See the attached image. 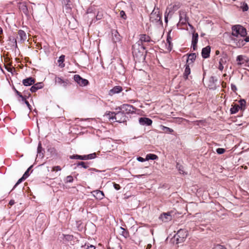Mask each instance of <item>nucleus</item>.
Wrapping results in <instances>:
<instances>
[{
	"instance_id": "obj_1",
	"label": "nucleus",
	"mask_w": 249,
	"mask_h": 249,
	"mask_svg": "<svg viewBox=\"0 0 249 249\" xmlns=\"http://www.w3.org/2000/svg\"><path fill=\"white\" fill-rule=\"evenodd\" d=\"M132 53L134 58H142L144 59V55L143 54L145 48L143 44H141L137 41L132 46Z\"/></svg>"
},
{
	"instance_id": "obj_2",
	"label": "nucleus",
	"mask_w": 249,
	"mask_h": 249,
	"mask_svg": "<svg viewBox=\"0 0 249 249\" xmlns=\"http://www.w3.org/2000/svg\"><path fill=\"white\" fill-rule=\"evenodd\" d=\"M111 114H112V116L109 117V120L120 123L126 122L128 118L124 112L120 110L116 111V112H113Z\"/></svg>"
},
{
	"instance_id": "obj_3",
	"label": "nucleus",
	"mask_w": 249,
	"mask_h": 249,
	"mask_svg": "<svg viewBox=\"0 0 249 249\" xmlns=\"http://www.w3.org/2000/svg\"><path fill=\"white\" fill-rule=\"evenodd\" d=\"M246 28L240 25H236L232 27V35L237 37L238 35L245 37L247 35Z\"/></svg>"
},
{
	"instance_id": "obj_4",
	"label": "nucleus",
	"mask_w": 249,
	"mask_h": 249,
	"mask_svg": "<svg viewBox=\"0 0 249 249\" xmlns=\"http://www.w3.org/2000/svg\"><path fill=\"white\" fill-rule=\"evenodd\" d=\"M188 235V232L184 229H180L178 231L177 234L174 236V238L176 241V243L183 242L186 238Z\"/></svg>"
},
{
	"instance_id": "obj_5",
	"label": "nucleus",
	"mask_w": 249,
	"mask_h": 249,
	"mask_svg": "<svg viewBox=\"0 0 249 249\" xmlns=\"http://www.w3.org/2000/svg\"><path fill=\"white\" fill-rule=\"evenodd\" d=\"M150 20L152 22H160L162 24V20H161V14L159 8H154L150 14Z\"/></svg>"
},
{
	"instance_id": "obj_6",
	"label": "nucleus",
	"mask_w": 249,
	"mask_h": 249,
	"mask_svg": "<svg viewBox=\"0 0 249 249\" xmlns=\"http://www.w3.org/2000/svg\"><path fill=\"white\" fill-rule=\"evenodd\" d=\"M136 108L132 105L128 104H123L118 108H116V110H120L124 112L125 114H133L135 112Z\"/></svg>"
},
{
	"instance_id": "obj_7",
	"label": "nucleus",
	"mask_w": 249,
	"mask_h": 249,
	"mask_svg": "<svg viewBox=\"0 0 249 249\" xmlns=\"http://www.w3.org/2000/svg\"><path fill=\"white\" fill-rule=\"evenodd\" d=\"M220 82L218 81L216 77L212 76L210 77L208 86L210 89L215 90L217 87H219Z\"/></svg>"
},
{
	"instance_id": "obj_8",
	"label": "nucleus",
	"mask_w": 249,
	"mask_h": 249,
	"mask_svg": "<svg viewBox=\"0 0 249 249\" xmlns=\"http://www.w3.org/2000/svg\"><path fill=\"white\" fill-rule=\"evenodd\" d=\"M73 78L74 81L80 86H86L89 83L88 80L82 78L79 75L76 74Z\"/></svg>"
},
{
	"instance_id": "obj_9",
	"label": "nucleus",
	"mask_w": 249,
	"mask_h": 249,
	"mask_svg": "<svg viewBox=\"0 0 249 249\" xmlns=\"http://www.w3.org/2000/svg\"><path fill=\"white\" fill-rule=\"evenodd\" d=\"M55 82L64 88H66L69 84V81L68 80H64L61 77L57 76H55Z\"/></svg>"
},
{
	"instance_id": "obj_10",
	"label": "nucleus",
	"mask_w": 249,
	"mask_h": 249,
	"mask_svg": "<svg viewBox=\"0 0 249 249\" xmlns=\"http://www.w3.org/2000/svg\"><path fill=\"white\" fill-rule=\"evenodd\" d=\"M198 34L197 33H194L192 36V47L194 51H195L197 48V43L198 42Z\"/></svg>"
},
{
	"instance_id": "obj_11",
	"label": "nucleus",
	"mask_w": 249,
	"mask_h": 249,
	"mask_svg": "<svg viewBox=\"0 0 249 249\" xmlns=\"http://www.w3.org/2000/svg\"><path fill=\"white\" fill-rule=\"evenodd\" d=\"M139 122L142 125H150L152 124L151 119L146 117H141L139 118Z\"/></svg>"
},
{
	"instance_id": "obj_12",
	"label": "nucleus",
	"mask_w": 249,
	"mask_h": 249,
	"mask_svg": "<svg viewBox=\"0 0 249 249\" xmlns=\"http://www.w3.org/2000/svg\"><path fill=\"white\" fill-rule=\"evenodd\" d=\"M189 20V18L186 16L185 12H180L179 13V22L183 25L186 24Z\"/></svg>"
},
{
	"instance_id": "obj_13",
	"label": "nucleus",
	"mask_w": 249,
	"mask_h": 249,
	"mask_svg": "<svg viewBox=\"0 0 249 249\" xmlns=\"http://www.w3.org/2000/svg\"><path fill=\"white\" fill-rule=\"evenodd\" d=\"M151 41L152 40L149 36L146 34H141L140 35V38L138 41L141 44H143L144 42H149Z\"/></svg>"
},
{
	"instance_id": "obj_14",
	"label": "nucleus",
	"mask_w": 249,
	"mask_h": 249,
	"mask_svg": "<svg viewBox=\"0 0 249 249\" xmlns=\"http://www.w3.org/2000/svg\"><path fill=\"white\" fill-rule=\"evenodd\" d=\"M211 52V47L210 46H207L202 50L201 55L203 58H207L210 56Z\"/></svg>"
},
{
	"instance_id": "obj_15",
	"label": "nucleus",
	"mask_w": 249,
	"mask_h": 249,
	"mask_svg": "<svg viewBox=\"0 0 249 249\" xmlns=\"http://www.w3.org/2000/svg\"><path fill=\"white\" fill-rule=\"evenodd\" d=\"M123 90V88L120 86H116L109 91V95L112 96L115 94L119 93Z\"/></svg>"
},
{
	"instance_id": "obj_16",
	"label": "nucleus",
	"mask_w": 249,
	"mask_h": 249,
	"mask_svg": "<svg viewBox=\"0 0 249 249\" xmlns=\"http://www.w3.org/2000/svg\"><path fill=\"white\" fill-rule=\"evenodd\" d=\"M112 40L114 42L116 43L119 42L121 40V36L119 35L117 30H112Z\"/></svg>"
},
{
	"instance_id": "obj_17",
	"label": "nucleus",
	"mask_w": 249,
	"mask_h": 249,
	"mask_svg": "<svg viewBox=\"0 0 249 249\" xmlns=\"http://www.w3.org/2000/svg\"><path fill=\"white\" fill-rule=\"evenodd\" d=\"M36 80L34 78L30 77L22 80V83L25 86H31L35 83Z\"/></svg>"
},
{
	"instance_id": "obj_18",
	"label": "nucleus",
	"mask_w": 249,
	"mask_h": 249,
	"mask_svg": "<svg viewBox=\"0 0 249 249\" xmlns=\"http://www.w3.org/2000/svg\"><path fill=\"white\" fill-rule=\"evenodd\" d=\"M43 87V84L42 82H39L36 84H33L30 88V91L32 92H35L38 89H41Z\"/></svg>"
},
{
	"instance_id": "obj_19",
	"label": "nucleus",
	"mask_w": 249,
	"mask_h": 249,
	"mask_svg": "<svg viewBox=\"0 0 249 249\" xmlns=\"http://www.w3.org/2000/svg\"><path fill=\"white\" fill-rule=\"evenodd\" d=\"M93 196L97 199L101 200L104 197V194L103 191L100 190L94 191L93 192Z\"/></svg>"
},
{
	"instance_id": "obj_20",
	"label": "nucleus",
	"mask_w": 249,
	"mask_h": 249,
	"mask_svg": "<svg viewBox=\"0 0 249 249\" xmlns=\"http://www.w3.org/2000/svg\"><path fill=\"white\" fill-rule=\"evenodd\" d=\"M37 152V157H39L41 159L43 157L44 150L42 147L41 142L38 143Z\"/></svg>"
},
{
	"instance_id": "obj_21",
	"label": "nucleus",
	"mask_w": 249,
	"mask_h": 249,
	"mask_svg": "<svg viewBox=\"0 0 249 249\" xmlns=\"http://www.w3.org/2000/svg\"><path fill=\"white\" fill-rule=\"evenodd\" d=\"M171 215L170 213H163L160 216V219L163 222H167L171 219Z\"/></svg>"
},
{
	"instance_id": "obj_22",
	"label": "nucleus",
	"mask_w": 249,
	"mask_h": 249,
	"mask_svg": "<svg viewBox=\"0 0 249 249\" xmlns=\"http://www.w3.org/2000/svg\"><path fill=\"white\" fill-rule=\"evenodd\" d=\"M196 57V53H192L188 56H184L183 58L186 59V62H188L189 60H191L192 62H193L195 60Z\"/></svg>"
},
{
	"instance_id": "obj_23",
	"label": "nucleus",
	"mask_w": 249,
	"mask_h": 249,
	"mask_svg": "<svg viewBox=\"0 0 249 249\" xmlns=\"http://www.w3.org/2000/svg\"><path fill=\"white\" fill-rule=\"evenodd\" d=\"M191 73V69L190 66L188 64L185 65V71L183 73V77L186 80L188 78V76Z\"/></svg>"
},
{
	"instance_id": "obj_24",
	"label": "nucleus",
	"mask_w": 249,
	"mask_h": 249,
	"mask_svg": "<svg viewBox=\"0 0 249 249\" xmlns=\"http://www.w3.org/2000/svg\"><path fill=\"white\" fill-rule=\"evenodd\" d=\"M18 35L19 36L20 40L21 42H24L25 40H26L27 36L24 31L19 30L18 32Z\"/></svg>"
},
{
	"instance_id": "obj_25",
	"label": "nucleus",
	"mask_w": 249,
	"mask_h": 249,
	"mask_svg": "<svg viewBox=\"0 0 249 249\" xmlns=\"http://www.w3.org/2000/svg\"><path fill=\"white\" fill-rule=\"evenodd\" d=\"M3 65L5 67V69L7 70V71L10 72L12 74H13V70L15 71V69L13 66H12V63H3Z\"/></svg>"
},
{
	"instance_id": "obj_26",
	"label": "nucleus",
	"mask_w": 249,
	"mask_h": 249,
	"mask_svg": "<svg viewBox=\"0 0 249 249\" xmlns=\"http://www.w3.org/2000/svg\"><path fill=\"white\" fill-rule=\"evenodd\" d=\"M220 57H221L219 60V62H227V61H230L229 56L226 53H223L220 56Z\"/></svg>"
},
{
	"instance_id": "obj_27",
	"label": "nucleus",
	"mask_w": 249,
	"mask_h": 249,
	"mask_svg": "<svg viewBox=\"0 0 249 249\" xmlns=\"http://www.w3.org/2000/svg\"><path fill=\"white\" fill-rule=\"evenodd\" d=\"M239 108L240 106L237 104L232 105V107L230 109L231 114H233L237 113L238 111Z\"/></svg>"
},
{
	"instance_id": "obj_28",
	"label": "nucleus",
	"mask_w": 249,
	"mask_h": 249,
	"mask_svg": "<svg viewBox=\"0 0 249 249\" xmlns=\"http://www.w3.org/2000/svg\"><path fill=\"white\" fill-rule=\"evenodd\" d=\"M70 158L71 159H77L80 160H86L85 155H73L70 156Z\"/></svg>"
},
{
	"instance_id": "obj_29",
	"label": "nucleus",
	"mask_w": 249,
	"mask_h": 249,
	"mask_svg": "<svg viewBox=\"0 0 249 249\" xmlns=\"http://www.w3.org/2000/svg\"><path fill=\"white\" fill-rule=\"evenodd\" d=\"M158 159V157L154 154H148L146 156L145 160H155Z\"/></svg>"
},
{
	"instance_id": "obj_30",
	"label": "nucleus",
	"mask_w": 249,
	"mask_h": 249,
	"mask_svg": "<svg viewBox=\"0 0 249 249\" xmlns=\"http://www.w3.org/2000/svg\"><path fill=\"white\" fill-rule=\"evenodd\" d=\"M171 40H172V38L170 36L169 34H168L167 36V37L166 41H167V43L168 44V46L167 47V50L169 51H171L172 50V44L171 42Z\"/></svg>"
},
{
	"instance_id": "obj_31",
	"label": "nucleus",
	"mask_w": 249,
	"mask_h": 249,
	"mask_svg": "<svg viewBox=\"0 0 249 249\" xmlns=\"http://www.w3.org/2000/svg\"><path fill=\"white\" fill-rule=\"evenodd\" d=\"M120 228L121 230L120 234L123 236L124 237L127 238L129 235L128 232L125 229L122 227H121Z\"/></svg>"
},
{
	"instance_id": "obj_32",
	"label": "nucleus",
	"mask_w": 249,
	"mask_h": 249,
	"mask_svg": "<svg viewBox=\"0 0 249 249\" xmlns=\"http://www.w3.org/2000/svg\"><path fill=\"white\" fill-rule=\"evenodd\" d=\"M73 178L71 176H68L65 179L64 181L66 183L73 182Z\"/></svg>"
},
{
	"instance_id": "obj_33",
	"label": "nucleus",
	"mask_w": 249,
	"mask_h": 249,
	"mask_svg": "<svg viewBox=\"0 0 249 249\" xmlns=\"http://www.w3.org/2000/svg\"><path fill=\"white\" fill-rule=\"evenodd\" d=\"M240 103V108H241V110L245 109V107H246V101L245 100L242 99L240 100L239 101Z\"/></svg>"
},
{
	"instance_id": "obj_34",
	"label": "nucleus",
	"mask_w": 249,
	"mask_h": 249,
	"mask_svg": "<svg viewBox=\"0 0 249 249\" xmlns=\"http://www.w3.org/2000/svg\"><path fill=\"white\" fill-rule=\"evenodd\" d=\"M176 167H177V168L179 171V173L180 174H183L184 173V172L183 171V166L182 165L180 164L179 163H177Z\"/></svg>"
},
{
	"instance_id": "obj_35",
	"label": "nucleus",
	"mask_w": 249,
	"mask_h": 249,
	"mask_svg": "<svg viewBox=\"0 0 249 249\" xmlns=\"http://www.w3.org/2000/svg\"><path fill=\"white\" fill-rule=\"evenodd\" d=\"M86 160L93 159L96 157L95 153L90 154L89 155H85Z\"/></svg>"
},
{
	"instance_id": "obj_36",
	"label": "nucleus",
	"mask_w": 249,
	"mask_h": 249,
	"mask_svg": "<svg viewBox=\"0 0 249 249\" xmlns=\"http://www.w3.org/2000/svg\"><path fill=\"white\" fill-rule=\"evenodd\" d=\"M81 166L85 169H87L89 167V166L87 165V163L83 161H80L77 163V166Z\"/></svg>"
},
{
	"instance_id": "obj_37",
	"label": "nucleus",
	"mask_w": 249,
	"mask_h": 249,
	"mask_svg": "<svg viewBox=\"0 0 249 249\" xmlns=\"http://www.w3.org/2000/svg\"><path fill=\"white\" fill-rule=\"evenodd\" d=\"M162 130L167 133H171L173 132V130L172 129L166 126H163Z\"/></svg>"
},
{
	"instance_id": "obj_38",
	"label": "nucleus",
	"mask_w": 249,
	"mask_h": 249,
	"mask_svg": "<svg viewBox=\"0 0 249 249\" xmlns=\"http://www.w3.org/2000/svg\"><path fill=\"white\" fill-rule=\"evenodd\" d=\"M26 179V178H24V177H23L22 176V177L18 180V181H17V182L16 183V184L14 185L13 188L12 189V190L15 188L16 187V186L18 185L19 183H20L21 182H22L24 180H25Z\"/></svg>"
},
{
	"instance_id": "obj_39",
	"label": "nucleus",
	"mask_w": 249,
	"mask_h": 249,
	"mask_svg": "<svg viewBox=\"0 0 249 249\" xmlns=\"http://www.w3.org/2000/svg\"><path fill=\"white\" fill-rule=\"evenodd\" d=\"M33 165H31L30 167H29L28 169L25 171L24 174H23V176L25 178H27L29 176V171L31 170V169L32 168Z\"/></svg>"
},
{
	"instance_id": "obj_40",
	"label": "nucleus",
	"mask_w": 249,
	"mask_h": 249,
	"mask_svg": "<svg viewBox=\"0 0 249 249\" xmlns=\"http://www.w3.org/2000/svg\"><path fill=\"white\" fill-rule=\"evenodd\" d=\"M216 151L217 154H222L225 152L226 150L224 148H218L216 150Z\"/></svg>"
},
{
	"instance_id": "obj_41",
	"label": "nucleus",
	"mask_w": 249,
	"mask_h": 249,
	"mask_svg": "<svg viewBox=\"0 0 249 249\" xmlns=\"http://www.w3.org/2000/svg\"><path fill=\"white\" fill-rule=\"evenodd\" d=\"M213 249H227L226 248L221 245L217 244L213 248Z\"/></svg>"
},
{
	"instance_id": "obj_42",
	"label": "nucleus",
	"mask_w": 249,
	"mask_h": 249,
	"mask_svg": "<svg viewBox=\"0 0 249 249\" xmlns=\"http://www.w3.org/2000/svg\"><path fill=\"white\" fill-rule=\"evenodd\" d=\"M242 60H244L243 56V55H238L236 58V61H241ZM244 61L246 62H248L249 61V60H244Z\"/></svg>"
},
{
	"instance_id": "obj_43",
	"label": "nucleus",
	"mask_w": 249,
	"mask_h": 249,
	"mask_svg": "<svg viewBox=\"0 0 249 249\" xmlns=\"http://www.w3.org/2000/svg\"><path fill=\"white\" fill-rule=\"evenodd\" d=\"M10 40L12 41V42L13 43V45H15V47H17V41L16 38H15L14 37H10Z\"/></svg>"
},
{
	"instance_id": "obj_44",
	"label": "nucleus",
	"mask_w": 249,
	"mask_h": 249,
	"mask_svg": "<svg viewBox=\"0 0 249 249\" xmlns=\"http://www.w3.org/2000/svg\"><path fill=\"white\" fill-rule=\"evenodd\" d=\"M242 9L243 12H245L248 10L249 7L246 3H243V5L242 6Z\"/></svg>"
},
{
	"instance_id": "obj_45",
	"label": "nucleus",
	"mask_w": 249,
	"mask_h": 249,
	"mask_svg": "<svg viewBox=\"0 0 249 249\" xmlns=\"http://www.w3.org/2000/svg\"><path fill=\"white\" fill-rule=\"evenodd\" d=\"M61 170V168L60 166H55L53 167L52 171H59Z\"/></svg>"
},
{
	"instance_id": "obj_46",
	"label": "nucleus",
	"mask_w": 249,
	"mask_h": 249,
	"mask_svg": "<svg viewBox=\"0 0 249 249\" xmlns=\"http://www.w3.org/2000/svg\"><path fill=\"white\" fill-rule=\"evenodd\" d=\"M65 56L64 55H61L59 58V59L57 61V62H64L65 61Z\"/></svg>"
},
{
	"instance_id": "obj_47",
	"label": "nucleus",
	"mask_w": 249,
	"mask_h": 249,
	"mask_svg": "<svg viewBox=\"0 0 249 249\" xmlns=\"http://www.w3.org/2000/svg\"><path fill=\"white\" fill-rule=\"evenodd\" d=\"M113 187L115 190H119L121 189V187L119 184H117L115 182H113Z\"/></svg>"
},
{
	"instance_id": "obj_48",
	"label": "nucleus",
	"mask_w": 249,
	"mask_h": 249,
	"mask_svg": "<svg viewBox=\"0 0 249 249\" xmlns=\"http://www.w3.org/2000/svg\"><path fill=\"white\" fill-rule=\"evenodd\" d=\"M120 16L122 18H123V19H126V14L125 13V12L124 11H121L120 12Z\"/></svg>"
},
{
	"instance_id": "obj_49",
	"label": "nucleus",
	"mask_w": 249,
	"mask_h": 249,
	"mask_svg": "<svg viewBox=\"0 0 249 249\" xmlns=\"http://www.w3.org/2000/svg\"><path fill=\"white\" fill-rule=\"evenodd\" d=\"M22 10L24 13H26L28 11L27 6L25 5H23L22 6Z\"/></svg>"
},
{
	"instance_id": "obj_50",
	"label": "nucleus",
	"mask_w": 249,
	"mask_h": 249,
	"mask_svg": "<svg viewBox=\"0 0 249 249\" xmlns=\"http://www.w3.org/2000/svg\"><path fill=\"white\" fill-rule=\"evenodd\" d=\"M231 89L233 91H235L237 90L236 86L233 84H231Z\"/></svg>"
},
{
	"instance_id": "obj_51",
	"label": "nucleus",
	"mask_w": 249,
	"mask_h": 249,
	"mask_svg": "<svg viewBox=\"0 0 249 249\" xmlns=\"http://www.w3.org/2000/svg\"><path fill=\"white\" fill-rule=\"evenodd\" d=\"M137 160L139 161H140V162H143V161H145V160H145V159H143V158L141 157H139L137 158Z\"/></svg>"
},
{
	"instance_id": "obj_52",
	"label": "nucleus",
	"mask_w": 249,
	"mask_h": 249,
	"mask_svg": "<svg viewBox=\"0 0 249 249\" xmlns=\"http://www.w3.org/2000/svg\"><path fill=\"white\" fill-rule=\"evenodd\" d=\"M14 91H15L16 93L17 94V95L18 96V97H22V94L20 92H19L18 90H17L15 88H14Z\"/></svg>"
},
{
	"instance_id": "obj_53",
	"label": "nucleus",
	"mask_w": 249,
	"mask_h": 249,
	"mask_svg": "<svg viewBox=\"0 0 249 249\" xmlns=\"http://www.w3.org/2000/svg\"><path fill=\"white\" fill-rule=\"evenodd\" d=\"M24 103L27 105V107L29 108V109H31V106L29 104V102L28 101H25L24 102Z\"/></svg>"
},
{
	"instance_id": "obj_54",
	"label": "nucleus",
	"mask_w": 249,
	"mask_h": 249,
	"mask_svg": "<svg viewBox=\"0 0 249 249\" xmlns=\"http://www.w3.org/2000/svg\"><path fill=\"white\" fill-rule=\"evenodd\" d=\"M19 97L21 98L22 101H23V102H24L25 101H26V99L27 98L26 95L23 96L22 95V97Z\"/></svg>"
},
{
	"instance_id": "obj_55",
	"label": "nucleus",
	"mask_w": 249,
	"mask_h": 249,
	"mask_svg": "<svg viewBox=\"0 0 249 249\" xmlns=\"http://www.w3.org/2000/svg\"><path fill=\"white\" fill-rule=\"evenodd\" d=\"M167 12H166L165 13V16H164V20H165V22L166 23H167L168 22V14H166Z\"/></svg>"
},
{
	"instance_id": "obj_56",
	"label": "nucleus",
	"mask_w": 249,
	"mask_h": 249,
	"mask_svg": "<svg viewBox=\"0 0 249 249\" xmlns=\"http://www.w3.org/2000/svg\"><path fill=\"white\" fill-rule=\"evenodd\" d=\"M219 66H218V69L220 71H222L223 69H224V67L222 65V63H219Z\"/></svg>"
},
{
	"instance_id": "obj_57",
	"label": "nucleus",
	"mask_w": 249,
	"mask_h": 249,
	"mask_svg": "<svg viewBox=\"0 0 249 249\" xmlns=\"http://www.w3.org/2000/svg\"><path fill=\"white\" fill-rule=\"evenodd\" d=\"M15 204V201L14 200H11L9 202V204L11 206Z\"/></svg>"
},
{
	"instance_id": "obj_58",
	"label": "nucleus",
	"mask_w": 249,
	"mask_h": 249,
	"mask_svg": "<svg viewBox=\"0 0 249 249\" xmlns=\"http://www.w3.org/2000/svg\"><path fill=\"white\" fill-rule=\"evenodd\" d=\"M95 248L93 245H90V246H88L87 249H95Z\"/></svg>"
},
{
	"instance_id": "obj_59",
	"label": "nucleus",
	"mask_w": 249,
	"mask_h": 249,
	"mask_svg": "<svg viewBox=\"0 0 249 249\" xmlns=\"http://www.w3.org/2000/svg\"><path fill=\"white\" fill-rule=\"evenodd\" d=\"M58 66L61 68H64L65 67V63H59Z\"/></svg>"
},
{
	"instance_id": "obj_60",
	"label": "nucleus",
	"mask_w": 249,
	"mask_h": 249,
	"mask_svg": "<svg viewBox=\"0 0 249 249\" xmlns=\"http://www.w3.org/2000/svg\"><path fill=\"white\" fill-rule=\"evenodd\" d=\"M113 112H109L107 114V115L108 116V119H109V117H111L112 116V114H111L112 113H113Z\"/></svg>"
},
{
	"instance_id": "obj_61",
	"label": "nucleus",
	"mask_w": 249,
	"mask_h": 249,
	"mask_svg": "<svg viewBox=\"0 0 249 249\" xmlns=\"http://www.w3.org/2000/svg\"><path fill=\"white\" fill-rule=\"evenodd\" d=\"M244 41L247 42H249V36H247L245 39H244Z\"/></svg>"
},
{
	"instance_id": "obj_62",
	"label": "nucleus",
	"mask_w": 249,
	"mask_h": 249,
	"mask_svg": "<svg viewBox=\"0 0 249 249\" xmlns=\"http://www.w3.org/2000/svg\"><path fill=\"white\" fill-rule=\"evenodd\" d=\"M151 244H148L146 247V249H150L151 248Z\"/></svg>"
},
{
	"instance_id": "obj_63",
	"label": "nucleus",
	"mask_w": 249,
	"mask_h": 249,
	"mask_svg": "<svg viewBox=\"0 0 249 249\" xmlns=\"http://www.w3.org/2000/svg\"><path fill=\"white\" fill-rule=\"evenodd\" d=\"M0 70L2 71V72L4 73V71L2 69V64L0 63Z\"/></svg>"
},
{
	"instance_id": "obj_64",
	"label": "nucleus",
	"mask_w": 249,
	"mask_h": 249,
	"mask_svg": "<svg viewBox=\"0 0 249 249\" xmlns=\"http://www.w3.org/2000/svg\"><path fill=\"white\" fill-rule=\"evenodd\" d=\"M188 25L191 28V29H194V27H193V26H192L191 24H190L189 23H188Z\"/></svg>"
}]
</instances>
